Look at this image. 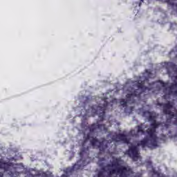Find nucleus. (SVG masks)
<instances>
[{"mask_svg":"<svg viewBox=\"0 0 177 177\" xmlns=\"http://www.w3.org/2000/svg\"><path fill=\"white\" fill-rule=\"evenodd\" d=\"M140 1H141V2H144L145 0H140Z\"/></svg>","mask_w":177,"mask_h":177,"instance_id":"22","label":"nucleus"},{"mask_svg":"<svg viewBox=\"0 0 177 177\" xmlns=\"http://www.w3.org/2000/svg\"><path fill=\"white\" fill-rule=\"evenodd\" d=\"M144 115H149L148 120L150 124L151 128H148L147 131H149V133L150 134H152L154 131H156V129L160 126L162 125V123L161 122H157L156 118L157 116L153 115V112H151L149 111H145L143 112Z\"/></svg>","mask_w":177,"mask_h":177,"instance_id":"4","label":"nucleus"},{"mask_svg":"<svg viewBox=\"0 0 177 177\" xmlns=\"http://www.w3.org/2000/svg\"><path fill=\"white\" fill-rule=\"evenodd\" d=\"M162 124L160 127H163V128H165L166 129H168V128H169V127H171V124L169 123H164V122H161Z\"/></svg>","mask_w":177,"mask_h":177,"instance_id":"18","label":"nucleus"},{"mask_svg":"<svg viewBox=\"0 0 177 177\" xmlns=\"http://www.w3.org/2000/svg\"><path fill=\"white\" fill-rule=\"evenodd\" d=\"M137 86L138 88L135 90L133 93L127 94L126 97H127V100L129 102H132V103H135V97H138V99H140V95H142L143 92H146V91H151V88L145 86V81L138 82Z\"/></svg>","mask_w":177,"mask_h":177,"instance_id":"2","label":"nucleus"},{"mask_svg":"<svg viewBox=\"0 0 177 177\" xmlns=\"http://www.w3.org/2000/svg\"><path fill=\"white\" fill-rule=\"evenodd\" d=\"M97 129V123H94L89 127L90 132H94Z\"/></svg>","mask_w":177,"mask_h":177,"instance_id":"15","label":"nucleus"},{"mask_svg":"<svg viewBox=\"0 0 177 177\" xmlns=\"http://www.w3.org/2000/svg\"><path fill=\"white\" fill-rule=\"evenodd\" d=\"M137 128L138 129L136 133H135V130L131 131V134L133 138H139V133H140V135H145V130L142 125L137 126Z\"/></svg>","mask_w":177,"mask_h":177,"instance_id":"11","label":"nucleus"},{"mask_svg":"<svg viewBox=\"0 0 177 177\" xmlns=\"http://www.w3.org/2000/svg\"><path fill=\"white\" fill-rule=\"evenodd\" d=\"M140 146H141L142 149H144V147H146V146H149V138H144L143 140H140L137 144V147H139Z\"/></svg>","mask_w":177,"mask_h":177,"instance_id":"12","label":"nucleus"},{"mask_svg":"<svg viewBox=\"0 0 177 177\" xmlns=\"http://www.w3.org/2000/svg\"><path fill=\"white\" fill-rule=\"evenodd\" d=\"M3 174H1V177H3Z\"/></svg>","mask_w":177,"mask_h":177,"instance_id":"24","label":"nucleus"},{"mask_svg":"<svg viewBox=\"0 0 177 177\" xmlns=\"http://www.w3.org/2000/svg\"><path fill=\"white\" fill-rule=\"evenodd\" d=\"M130 158H132L133 161H138L139 160V148L138 146L132 145L129 147V149L126 151Z\"/></svg>","mask_w":177,"mask_h":177,"instance_id":"6","label":"nucleus"},{"mask_svg":"<svg viewBox=\"0 0 177 177\" xmlns=\"http://www.w3.org/2000/svg\"><path fill=\"white\" fill-rule=\"evenodd\" d=\"M168 139V138L167 137V135L165 134H160V140H162V142H167V140Z\"/></svg>","mask_w":177,"mask_h":177,"instance_id":"16","label":"nucleus"},{"mask_svg":"<svg viewBox=\"0 0 177 177\" xmlns=\"http://www.w3.org/2000/svg\"><path fill=\"white\" fill-rule=\"evenodd\" d=\"M176 80H177V76H176Z\"/></svg>","mask_w":177,"mask_h":177,"instance_id":"25","label":"nucleus"},{"mask_svg":"<svg viewBox=\"0 0 177 177\" xmlns=\"http://www.w3.org/2000/svg\"><path fill=\"white\" fill-rule=\"evenodd\" d=\"M97 128L100 131H107V127H106V124H100L97 123Z\"/></svg>","mask_w":177,"mask_h":177,"instance_id":"14","label":"nucleus"},{"mask_svg":"<svg viewBox=\"0 0 177 177\" xmlns=\"http://www.w3.org/2000/svg\"><path fill=\"white\" fill-rule=\"evenodd\" d=\"M91 145L95 147L97 143H99L97 148L99 149L100 153H104L106 150L109 148V142L106 139H103L101 142H99V140L97 138L92 137V139L90 140Z\"/></svg>","mask_w":177,"mask_h":177,"instance_id":"5","label":"nucleus"},{"mask_svg":"<svg viewBox=\"0 0 177 177\" xmlns=\"http://www.w3.org/2000/svg\"><path fill=\"white\" fill-rule=\"evenodd\" d=\"M98 176H100V173L98 174Z\"/></svg>","mask_w":177,"mask_h":177,"instance_id":"23","label":"nucleus"},{"mask_svg":"<svg viewBox=\"0 0 177 177\" xmlns=\"http://www.w3.org/2000/svg\"><path fill=\"white\" fill-rule=\"evenodd\" d=\"M158 106H160V107L163 108V113H165L166 115H169L170 118L167 119V122H171V120L174 118V117H176V120L174 122V125H177V111L176 113H174V112L171 111V109L174 107V104H172V102L168 101L167 103H158Z\"/></svg>","mask_w":177,"mask_h":177,"instance_id":"3","label":"nucleus"},{"mask_svg":"<svg viewBox=\"0 0 177 177\" xmlns=\"http://www.w3.org/2000/svg\"><path fill=\"white\" fill-rule=\"evenodd\" d=\"M176 86H177V82L172 83V84L168 87V89H169L170 91H174V89H175V88H176Z\"/></svg>","mask_w":177,"mask_h":177,"instance_id":"17","label":"nucleus"},{"mask_svg":"<svg viewBox=\"0 0 177 177\" xmlns=\"http://www.w3.org/2000/svg\"><path fill=\"white\" fill-rule=\"evenodd\" d=\"M108 167H111L109 171L110 175H116L119 177H129L131 175H133L134 172L132 168L120 165L118 162H115L112 164H108Z\"/></svg>","mask_w":177,"mask_h":177,"instance_id":"1","label":"nucleus"},{"mask_svg":"<svg viewBox=\"0 0 177 177\" xmlns=\"http://www.w3.org/2000/svg\"><path fill=\"white\" fill-rule=\"evenodd\" d=\"M162 88H165L167 86V83L164 82H160Z\"/></svg>","mask_w":177,"mask_h":177,"instance_id":"20","label":"nucleus"},{"mask_svg":"<svg viewBox=\"0 0 177 177\" xmlns=\"http://www.w3.org/2000/svg\"><path fill=\"white\" fill-rule=\"evenodd\" d=\"M126 98H127V100L125 99H121L120 100V104L123 107L127 106V104H128V103H131V104L135 103V102H132V101H128V97H126Z\"/></svg>","mask_w":177,"mask_h":177,"instance_id":"13","label":"nucleus"},{"mask_svg":"<svg viewBox=\"0 0 177 177\" xmlns=\"http://www.w3.org/2000/svg\"><path fill=\"white\" fill-rule=\"evenodd\" d=\"M147 133L149 135L150 139H149L148 146L151 147H157L158 145L157 144V136H156V130L152 131V133L150 134L149 130H147Z\"/></svg>","mask_w":177,"mask_h":177,"instance_id":"9","label":"nucleus"},{"mask_svg":"<svg viewBox=\"0 0 177 177\" xmlns=\"http://www.w3.org/2000/svg\"><path fill=\"white\" fill-rule=\"evenodd\" d=\"M107 106H109V102L104 100L102 105H99L97 107L96 113L97 114H98L100 121L104 120V118L106 117V110H107Z\"/></svg>","mask_w":177,"mask_h":177,"instance_id":"7","label":"nucleus"},{"mask_svg":"<svg viewBox=\"0 0 177 177\" xmlns=\"http://www.w3.org/2000/svg\"><path fill=\"white\" fill-rule=\"evenodd\" d=\"M111 139L113 142H116V143H118V142H123V143L129 145V139H128L127 136H125L124 133L113 135L112 136Z\"/></svg>","mask_w":177,"mask_h":177,"instance_id":"8","label":"nucleus"},{"mask_svg":"<svg viewBox=\"0 0 177 177\" xmlns=\"http://www.w3.org/2000/svg\"><path fill=\"white\" fill-rule=\"evenodd\" d=\"M145 81H146L147 82H149V78H145Z\"/></svg>","mask_w":177,"mask_h":177,"instance_id":"21","label":"nucleus"},{"mask_svg":"<svg viewBox=\"0 0 177 177\" xmlns=\"http://www.w3.org/2000/svg\"><path fill=\"white\" fill-rule=\"evenodd\" d=\"M10 167H15V163L12 162L0 161V168L4 169L6 172H8V171H10Z\"/></svg>","mask_w":177,"mask_h":177,"instance_id":"10","label":"nucleus"},{"mask_svg":"<svg viewBox=\"0 0 177 177\" xmlns=\"http://www.w3.org/2000/svg\"><path fill=\"white\" fill-rule=\"evenodd\" d=\"M89 139H91V135L87 134L86 137V138L84 140V142H87V140H89Z\"/></svg>","mask_w":177,"mask_h":177,"instance_id":"19","label":"nucleus"}]
</instances>
